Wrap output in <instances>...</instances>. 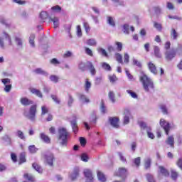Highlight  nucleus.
<instances>
[{"label": "nucleus", "mask_w": 182, "mask_h": 182, "mask_svg": "<svg viewBox=\"0 0 182 182\" xmlns=\"http://www.w3.org/2000/svg\"><path fill=\"white\" fill-rule=\"evenodd\" d=\"M101 67L106 72H112V67L106 62L101 63Z\"/></svg>", "instance_id": "18"}, {"label": "nucleus", "mask_w": 182, "mask_h": 182, "mask_svg": "<svg viewBox=\"0 0 182 182\" xmlns=\"http://www.w3.org/2000/svg\"><path fill=\"white\" fill-rule=\"evenodd\" d=\"M36 116V105H32L30 107L28 114L27 115V119L31 120V122H35Z\"/></svg>", "instance_id": "7"}, {"label": "nucleus", "mask_w": 182, "mask_h": 182, "mask_svg": "<svg viewBox=\"0 0 182 182\" xmlns=\"http://www.w3.org/2000/svg\"><path fill=\"white\" fill-rule=\"evenodd\" d=\"M171 177L173 180H177V177H178V173H177V171H176V170L172 169L171 171Z\"/></svg>", "instance_id": "48"}, {"label": "nucleus", "mask_w": 182, "mask_h": 182, "mask_svg": "<svg viewBox=\"0 0 182 182\" xmlns=\"http://www.w3.org/2000/svg\"><path fill=\"white\" fill-rule=\"evenodd\" d=\"M154 53L156 58H158L159 59L161 58V53H160V48H159V46H154Z\"/></svg>", "instance_id": "20"}, {"label": "nucleus", "mask_w": 182, "mask_h": 182, "mask_svg": "<svg viewBox=\"0 0 182 182\" xmlns=\"http://www.w3.org/2000/svg\"><path fill=\"white\" fill-rule=\"evenodd\" d=\"M115 45H117V50L118 52H122V50L123 49V44L121 42L117 41Z\"/></svg>", "instance_id": "56"}, {"label": "nucleus", "mask_w": 182, "mask_h": 182, "mask_svg": "<svg viewBox=\"0 0 182 182\" xmlns=\"http://www.w3.org/2000/svg\"><path fill=\"white\" fill-rule=\"evenodd\" d=\"M49 112V109L46 105H43L41 107V115L44 116V114H46Z\"/></svg>", "instance_id": "51"}, {"label": "nucleus", "mask_w": 182, "mask_h": 182, "mask_svg": "<svg viewBox=\"0 0 182 182\" xmlns=\"http://www.w3.org/2000/svg\"><path fill=\"white\" fill-rule=\"evenodd\" d=\"M50 22L53 23L54 28H58L59 26V18L54 17L53 18H50Z\"/></svg>", "instance_id": "37"}, {"label": "nucleus", "mask_w": 182, "mask_h": 182, "mask_svg": "<svg viewBox=\"0 0 182 182\" xmlns=\"http://www.w3.org/2000/svg\"><path fill=\"white\" fill-rule=\"evenodd\" d=\"M70 137V134L66 128H60L58 129V140L62 147H66L68 146V141H69Z\"/></svg>", "instance_id": "2"}, {"label": "nucleus", "mask_w": 182, "mask_h": 182, "mask_svg": "<svg viewBox=\"0 0 182 182\" xmlns=\"http://www.w3.org/2000/svg\"><path fill=\"white\" fill-rule=\"evenodd\" d=\"M40 139L42 140V141L46 143L47 144H49V143H50V138H49L48 136L46 135L45 133L40 134Z\"/></svg>", "instance_id": "17"}, {"label": "nucleus", "mask_w": 182, "mask_h": 182, "mask_svg": "<svg viewBox=\"0 0 182 182\" xmlns=\"http://www.w3.org/2000/svg\"><path fill=\"white\" fill-rule=\"evenodd\" d=\"M125 73H126L129 80H130L131 82H133L135 80L134 77L130 74V72L128 71L127 69H125Z\"/></svg>", "instance_id": "50"}, {"label": "nucleus", "mask_w": 182, "mask_h": 182, "mask_svg": "<svg viewBox=\"0 0 182 182\" xmlns=\"http://www.w3.org/2000/svg\"><path fill=\"white\" fill-rule=\"evenodd\" d=\"M160 109L162 112L163 114H168V108H167V106H166V105H161Z\"/></svg>", "instance_id": "32"}, {"label": "nucleus", "mask_w": 182, "mask_h": 182, "mask_svg": "<svg viewBox=\"0 0 182 182\" xmlns=\"http://www.w3.org/2000/svg\"><path fill=\"white\" fill-rule=\"evenodd\" d=\"M40 18L43 21H45V19H48V18H49V14H48V12H46V11H42L40 14Z\"/></svg>", "instance_id": "44"}, {"label": "nucleus", "mask_w": 182, "mask_h": 182, "mask_svg": "<svg viewBox=\"0 0 182 182\" xmlns=\"http://www.w3.org/2000/svg\"><path fill=\"white\" fill-rule=\"evenodd\" d=\"M87 68L89 69L92 76H96V68H95L93 63L87 61Z\"/></svg>", "instance_id": "12"}, {"label": "nucleus", "mask_w": 182, "mask_h": 182, "mask_svg": "<svg viewBox=\"0 0 182 182\" xmlns=\"http://www.w3.org/2000/svg\"><path fill=\"white\" fill-rule=\"evenodd\" d=\"M108 97L112 103H116V95L114 94V92L109 91L108 93Z\"/></svg>", "instance_id": "22"}, {"label": "nucleus", "mask_w": 182, "mask_h": 182, "mask_svg": "<svg viewBox=\"0 0 182 182\" xmlns=\"http://www.w3.org/2000/svg\"><path fill=\"white\" fill-rule=\"evenodd\" d=\"M146 178L148 180V182H156L154 177L153 176V175H151L150 173L146 174Z\"/></svg>", "instance_id": "57"}, {"label": "nucleus", "mask_w": 182, "mask_h": 182, "mask_svg": "<svg viewBox=\"0 0 182 182\" xmlns=\"http://www.w3.org/2000/svg\"><path fill=\"white\" fill-rule=\"evenodd\" d=\"M80 172V169L79 167L76 166L74 168L71 173L69 175L70 178L72 181H75L77 177H79V173Z\"/></svg>", "instance_id": "8"}, {"label": "nucleus", "mask_w": 182, "mask_h": 182, "mask_svg": "<svg viewBox=\"0 0 182 182\" xmlns=\"http://www.w3.org/2000/svg\"><path fill=\"white\" fill-rule=\"evenodd\" d=\"M70 125L73 133H75V134H77V132H79V127H77V121L76 119L70 121Z\"/></svg>", "instance_id": "14"}, {"label": "nucleus", "mask_w": 182, "mask_h": 182, "mask_svg": "<svg viewBox=\"0 0 182 182\" xmlns=\"http://www.w3.org/2000/svg\"><path fill=\"white\" fill-rule=\"evenodd\" d=\"M139 81L142 84L145 92H150L151 90H154V83L153 82V80L147 76V75L144 72H141Z\"/></svg>", "instance_id": "1"}, {"label": "nucleus", "mask_w": 182, "mask_h": 182, "mask_svg": "<svg viewBox=\"0 0 182 182\" xmlns=\"http://www.w3.org/2000/svg\"><path fill=\"white\" fill-rule=\"evenodd\" d=\"M109 79L111 83H114L117 80V77H116V75H112L109 76Z\"/></svg>", "instance_id": "62"}, {"label": "nucleus", "mask_w": 182, "mask_h": 182, "mask_svg": "<svg viewBox=\"0 0 182 182\" xmlns=\"http://www.w3.org/2000/svg\"><path fill=\"white\" fill-rule=\"evenodd\" d=\"M84 28L85 29L86 33H89L90 32V26H89V23L84 22Z\"/></svg>", "instance_id": "60"}, {"label": "nucleus", "mask_w": 182, "mask_h": 182, "mask_svg": "<svg viewBox=\"0 0 182 182\" xmlns=\"http://www.w3.org/2000/svg\"><path fill=\"white\" fill-rule=\"evenodd\" d=\"M154 11L156 15H157V16H159V15H161V7H160V6H154Z\"/></svg>", "instance_id": "46"}, {"label": "nucleus", "mask_w": 182, "mask_h": 182, "mask_svg": "<svg viewBox=\"0 0 182 182\" xmlns=\"http://www.w3.org/2000/svg\"><path fill=\"white\" fill-rule=\"evenodd\" d=\"M32 166L34 170H36L40 174H42V173H43V169H42L41 166L38 165V164L34 163Z\"/></svg>", "instance_id": "35"}, {"label": "nucleus", "mask_w": 182, "mask_h": 182, "mask_svg": "<svg viewBox=\"0 0 182 182\" xmlns=\"http://www.w3.org/2000/svg\"><path fill=\"white\" fill-rule=\"evenodd\" d=\"M80 100L82 102V103H90V100H89V98H87L85 95H80Z\"/></svg>", "instance_id": "41"}, {"label": "nucleus", "mask_w": 182, "mask_h": 182, "mask_svg": "<svg viewBox=\"0 0 182 182\" xmlns=\"http://www.w3.org/2000/svg\"><path fill=\"white\" fill-rule=\"evenodd\" d=\"M85 53L87 55H88L89 56H93V51H92L90 48L85 47Z\"/></svg>", "instance_id": "63"}, {"label": "nucleus", "mask_w": 182, "mask_h": 182, "mask_svg": "<svg viewBox=\"0 0 182 182\" xmlns=\"http://www.w3.org/2000/svg\"><path fill=\"white\" fill-rule=\"evenodd\" d=\"M127 171V170H126V168H119L116 173V176L122 177L126 174Z\"/></svg>", "instance_id": "29"}, {"label": "nucleus", "mask_w": 182, "mask_h": 182, "mask_svg": "<svg viewBox=\"0 0 182 182\" xmlns=\"http://www.w3.org/2000/svg\"><path fill=\"white\" fill-rule=\"evenodd\" d=\"M159 124L161 127L164 129L166 136H168V133H170V129H171V125L170 123H168V122L166 121L164 119H161Z\"/></svg>", "instance_id": "4"}, {"label": "nucleus", "mask_w": 182, "mask_h": 182, "mask_svg": "<svg viewBox=\"0 0 182 182\" xmlns=\"http://www.w3.org/2000/svg\"><path fill=\"white\" fill-rule=\"evenodd\" d=\"M151 166V159L146 158L144 160V167L146 170H148V168H150V166Z\"/></svg>", "instance_id": "30"}, {"label": "nucleus", "mask_w": 182, "mask_h": 182, "mask_svg": "<svg viewBox=\"0 0 182 182\" xmlns=\"http://www.w3.org/2000/svg\"><path fill=\"white\" fill-rule=\"evenodd\" d=\"M3 36L4 38H6V39L8 40V42H9V45L10 46H12V39L11 38V36H9V33H7L6 32L4 31L3 32Z\"/></svg>", "instance_id": "40"}, {"label": "nucleus", "mask_w": 182, "mask_h": 182, "mask_svg": "<svg viewBox=\"0 0 182 182\" xmlns=\"http://www.w3.org/2000/svg\"><path fill=\"white\" fill-rule=\"evenodd\" d=\"M16 135L21 140H26V138L25 137V134H23V132L22 131L18 130L16 132Z\"/></svg>", "instance_id": "42"}, {"label": "nucleus", "mask_w": 182, "mask_h": 182, "mask_svg": "<svg viewBox=\"0 0 182 182\" xmlns=\"http://www.w3.org/2000/svg\"><path fill=\"white\" fill-rule=\"evenodd\" d=\"M31 93H33V95H36V96H38V97H40L41 99H42V97H43L42 92L39 90L33 88V89H31Z\"/></svg>", "instance_id": "23"}, {"label": "nucleus", "mask_w": 182, "mask_h": 182, "mask_svg": "<svg viewBox=\"0 0 182 182\" xmlns=\"http://www.w3.org/2000/svg\"><path fill=\"white\" fill-rule=\"evenodd\" d=\"M96 120H97V117H96V112H92L90 117V122L93 124H96Z\"/></svg>", "instance_id": "27"}, {"label": "nucleus", "mask_w": 182, "mask_h": 182, "mask_svg": "<svg viewBox=\"0 0 182 182\" xmlns=\"http://www.w3.org/2000/svg\"><path fill=\"white\" fill-rule=\"evenodd\" d=\"M52 11H54V12H60L62 11V7L60 6H54L51 8Z\"/></svg>", "instance_id": "59"}, {"label": "nucleus", "mask_w": 182, "mask_h": 182, "mask_svg": "<svg viewBox=\"0 0 182 182\" xmlns=\"http://www.w3.org/2000/svg\"><path fill=\"white\" fill-rule=\"evenodd\" d=\"M171 38L173 39V41H177V38H178V33L177 31H176V28H171Z\"/></svg>", "instance_id": "19"}, {"label": "nucleus", "mask_w": 182, "mask_h": 182, "mask_svg": "<svg viewBox=\"0 0 182 182\" xmlns=\"http://www.w3.org/2000/svg\"><path fill=\"white\" fill-rule=\"evenodd\" d=\"M86 43L89 46H96V45H97V42H96V40H95V38H90L87 40Z\"/></svg>", "instance_id": "34"}, {"label": "nucleus", "mask_w": 182, "mask_h": 182, "mask_svg": "<svg viewBox=\"0 0 182 182\" xmlns=\"http://www.w3.org/2000/svg\"><path fill=\"white\" fill-rule=\"evenodd\" d=\"M50 80L53 83H58V82H59V77L58 75H52L50 76Z\"/></svg>", "instance_id": "47"}, {"label": "nucleus", "mask_w": 182, "mask_h": 182, "mask_svg": "<svg viewBox=\"0 0 182 182\" xmlns=\"http://www.w3.org/2000/svg\"><path fill=\"white\" fill-rule=\"evenodd\" d=\"M81 160L84 161V163H87L89 161V156L87 154H81Z\"/></svg>", "instance_id": "53"}, {"label": "nucleus", "mask_w": 182, "mask_h": 182, "mask_svg": "<svg viewBox=\"0 0 182 182\" xmlns=\"http://www.w3.org/2000/svg\"><path fill=\"white\" fill-rule=\"evenodd\" d=\"M176 55H177L176 50L173 48L171 50H166L164 53L165 59L167 62H171V60L176 58Z\"/></svg>", "instance_id": "3"}, {"label": "nucleus", "mask_w": 182, "mask_h": 182, "mask_svg": "<svg viewBox=\"0 0 182 182\" xmlns=\"http://www.w3.org/2000/svg\"><path fill=\"white\" fill-rule=\"evenodd\" d=\"M28 151L30 153H31V154H35V153L38 151V148H36L35 145H31L28 146Z\"/></svg>", "instance_id": "43"}, {"label": "nucleus", "mask_w": 182, "mask_h": 182, "mask_svg": "<svg viewBox=\"0 0 182 182\" xmlns=\"http://www.w3.org/2000/svg\"><path fill=\"white\" fill-rule=\"evenodd\" d=\"M19 160V164H22V163H26V154H25V152L20 154Z\"/></svg>", "instance_id": "31"}, {"label": "nucleus", "mask_w": 182, "mask_h": 182, "mask_svg": "<svg viewBox=\"0 0 182 182\" xmlns=\"http://www.w3.org/2000/svg\"><path fill=\"white\" fill-rule=\"evenodd\" d=\"M77 36L78 38H82V28L80 27V26H77Z\"/></svg>", "instance_id": "58"}, {"label": "nucleus", "mask_w": 182, "mask_h": 182, "mask_svg": "<svg viewBox=\"0 0 182 182\" xmlns=\"http://www.w3.org/2000/svg\"><path fill=\"white\" fill-rule=\"evenodd\" d=\"M139 127L141 129H142V130H146V132L151 130V127L147 126V124L144 122H139Z\"/></svg>", "instance_id": "24"}, {"label": "nucleus", "mask_w": 182, "mask_h": 182, "mask_svg": "<svg viewBox=\"0 0 182 182\" xmlns=\"http://www.w3.org/2000/svg\"><path fill=\"white\" fill-rule=\"evenodd\" d=\"M109 122L110 125L114 127V129H119L120 127V125H119V118L114 117H109Z\"/></svg>", "instance_id": "10"}, {"label": "nucleus", "mask_w": 182, "mask_h": 182, "mask_svg": "<svg viewBox=\"0 0 182 182\" xmlns=\"http://www.w3.org/2000/svg\"><path fill=\"white\" fill-rule=\"evenodd\" d=\"M45 163L50 166V167H53V161H55V155L52 153L46 154L44 156Z\"/></svg>", "instance_id": "6"}, {"label": "nucleus", "mask_w": 182, "mask_h": 182, "mask_svg": "<svg viewBox=\"0 0 182 182\" xmlns=\"http://www.w3.org/2000/svg\"><path fill=\"white\" fill-rule=\"evenodd\" d=\"M114 56L116 60L118 61L119 63H122V65H123V57L122 56V54L116 53Z\"/></svg>", "instance_id": "36"}, {"label": "nucleus", "mask_w": 182, "mask_h": 182, "mask_svg": "<svg viewBox=\"0 0 182 182\" xmlns=\"http://www.w3.org/2000/svg\"><path fill=\"white\" fill-rule=\"evenodd\" d=\"M23 177L24 178H26V180H28V181L35 182V177H33V176H32L31 174L25 173L23 175Z\"/></svg>", "instance_id": "38"}, {"label": "nucleus", "mask_w": 182, "mask_h": 182, "mask_svg": "<svg viewBox=\"0 0 182 182\" xmlns=\"http://www.w3.org/2000/svg\"><path fill=\"white\" fill-rule=\"evenodd\" d=\"M131 117H132V112H130V110L125 109L124 116V124H129V123H130Z\"/></svg>", "instance_id": "11"}, {"label": "nucleus", "mask_w": 182, "mask_h": 182, "mask_svg": "<svg viewBox=\"0 0 182 182\" xmlns=\"http://www.w3.org/2000/svg\"><path fill=\"white\" fill-rule=\"evenodd\" d=\"M78 68L80 70H82V72H85V70H86L87 68V63H80L78 65Z\"/></svg>", "instance_id": "49"}, {"label": "nucleus", "mask_w": 182, "mask_h": 182, "mask_svg": "<svg viewBox=\"0 0 182 182\" xmlns=\"http://www.w3.org/2000/svg\"><path fill=\"white\" fill-rule=\"evenodd\" d=\"M154 27H155V28L157 29V31H159V32L161 31V30L163 29L161 24L156 21L154 22Z\"/></svg>", "instance_id": "55"}, {"label": "nucleus", "mask_w": 182, "mask_h": 182, "mask_svg": "<svg viewBox=\"0 0 182 182\" xmlns=\"http://www.w3.org/2000/svg\"><path fill=\"white\" fill-rule=\"evenodd\" d=\"M98 53H100V55H102V56H105V58H108L109 57V54H107V51H106V50H105V48H98L97 49Z\"/></svg>", "instance_id": "28"}, {"label": "nucleus", "mask_w": 182, "mask_h": 182, "mask_svg": "<svg viewBox=\"0 0 182 182\" xmlns=\"http://www.w3.org/2000/svg\"><path fill=\"white\" fill-rule=\"evenodd\" d=\"M14 43L17 49H22L23 48V38L22 35L17 34L14 36Z\"/></svg>", "instance_id": "5"}, {"label": "nucleus", "mask_w": 182, "mask_h": 182, "mask_svg": "<svg viewBox=\"0 0 182 182\" xmlns=\"http://www.w3.org/2000/svg\"><path fill=\"white\" fill-rule=\"evenodd\" d=\"M84 176L86 178L85 182H93V173L90 169L84 170Z\"/></svg>", "instance_id": "9"}, {"label": "nucleus", "mask_w": 182, "mask_h": 182, "mask_svg": "<svg viewBox=\"0 0 182 182\" xmlns=\"http://www.w3.org/2000/svg\"><path fill=\"white\" fill-rule=\"evenodd\" d=\"M107 22L110 25V26H116V23L114 22V19L112 16L107 17Z\"/></svg>", "instance_id": "33"}, {"label": "nucleus", "mask_w": 182, "mask_h": 182, "mask_svg": "<svg viewBox=\"0 0 182 182\" xmlns=\"http://www.w3.org/2000/svg\"><path fill=\"white\" fill-rule=\"evenodd\" d=\"M127 93H128V95H129L133 99H137V94L132 91V90H127Z\"/></svg>", "instance_id": "54"}, {"label": "nucleus", "mask_w": 182, "mask_h": 182, "mask_svg": "<svg viewBox=\"0 0 182 182\" xmlns=\"http://www.w3.org/2000/svg\"><path fill=\"white\" fill-rule=\"evenodd\" d=\"M98 180H100L101 182H106V177L105 176V174L102 173L100 171H97Z\"/></svg>", "instance_id": "26"}, {"label": "nucleus", "mask_w": 182, "mask_h": 182, "mask_svg": "<svg viewBox=\"0 0 182 182\" xmlns=\"http://www.w3.org/2000/svg\"><path fill=\"white\" fill-rule=\"evenodd\" d=\"M176 53L178 55H182V45L178 44V48L175 50Z\"/></svg>", "instance_id": "61"}, {"label": "nucleus", "mask_w": 182, "mask_h": 182, "mask_svg": "<svg viewBox=\"0 0 182 182\" xmlns=\"http://www.w3.org/2000/svg\"><path fill=\"white\" fill-rule=\"evenodd\" d=\"M84 87H85V91L87 93H89V90H90V87H92V82H90V81H89V80L87 79L85 80Z\"/></svg>", "instance_id": "25"}, {"label": "nucleus", "mask_w": 182, "mask_h": 182, "mask_svg": "<svg viewBox=\"0 0 182 182\" xmlns=\"http://www.w3.org/2000/svg\"><path fill=\"white\" fill-rule=\"evenodd\" d=\"M178 167H179V168H181L182 170V158H180L177 163H176Z\"/></svg>", "instance_id": "64"}, {"label": "nucleus", "mask_w": 182, "mask_h": 182, "mask_svg": "<svg viewBox=\"0 0 182 182\" xmlns=\"http://www.w3.org/2000/svg\"><path fill=\"white\" fill-rule=\"evenodd\" d=\"M20 103L23 106H29L31 105H33V101L31 100L30 99L27 97H21L20 99Z\"/></svg>", "instance_id": "15"}, {"label": "nucleus", "mask_w": 182, "mask_h": 182, "mask_svg": "<svg viewBox=\"0 0 182 182\" xmlns=\"http://www.w3.org/2000/svg\"><path fill=\"white\" fill-rule=\"evenodd\" d=\"M149 70L153 73V75H157V68L154 63L149 62L148 63Z\"/></svg>", "instance_id": "16"}, {"label": "nucleus", "mask_w": 182, "mask_h": 182, "mask_svg": "<svg viewBox=\"0 0 182 182\" xmlns=\"http://www.w3.org/2000/svg\"><path fill=\"white\" fill-rule=\"evenodd\" d=\"M29 43L31 48H35V34H31L29 37Z\"/></svg>", "instance_id": "39"}, {"label": "nucleus", "mask_w": 182, "mask_h": 182, "mask_svg": "<svg viewBox=\"0 0 182 182\" xmlns=\"http://www.w3.org/2000/svg\"><path fill=\"white\" fill-rule=\"evenodd\" d=\"M159 173H160L161 176H164V177H170V172H168V170H167L164 166H159Z\"/></svg>", "instance_id": "13"}, {"label": "nucleus", "mask_w": 182, "mask_h": 182, "mask_svg": "<svg viewBox=\"0 0 182 182\" xmlns=\"http://www.w3.org/2000/svg\"><path fill=\"white\" fill-rule=\"evenodd\" d=\"M166 143L171 147H174V137L173 136H168Z\"/></svg>", "instance_id": "21"}, {"label": "nucleus", "mask_w": 182, "mask_h": 182, "mask_svg": "<svg viewBox=\"0 0 182 182\" xmlns=\"http://www.w3.org/2000/svg\"><path fill=\"white\" fill-rule=\"evenodd\" d=\"M122 28H123L122 31L124 33H125L126 35H129L130 33V31H129L130 27L129 26V24H124Z\"/></svg>", "instance_id": "45"}, {"label": "nucleus", "mask_w": 182, "mask_h": 182, "mask_svg": "<svg viewBox=\"0 0 182 182\" xmlns=\"http://www.w3.org/2000/svg\"><path fill=\"white\" fill-rule=\"evenodd\" d=\"M51 99L56 103L57 105H60V100L58 97V96L55 95H50Z\"/></svg>", "instance_id": "52"}]
</instances>
